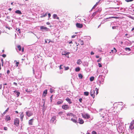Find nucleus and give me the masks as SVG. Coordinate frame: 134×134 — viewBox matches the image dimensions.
I'll return each mask as SVG.
<instances>
[{"label":"nucleus","mask_w":134,"mask_h":134,"mask_svg":"<svg viewBox=\"0 0 134 134\" xmlns=\"http://www.w3.org/2000/svg\"><path fill=\"white\" fill-rule=\"evenodd\" d=\"M10 119H11L9 115H7L6 116L5 120L6 121H9Z\"/></svg>","instance_id":"obj_13"},{"label":"nucleus","mask_w":134,"mask_h":134,"mask_svg":"<svg viewBox=\"0 0 134 134\" xmlns=\"http://www.w3.org/2000/svg\"><path fill=\"white\" fill-rule=\"evenodd\" d=\"M98 66H99V67H102V66L101 64H100V63H98Z\"/></svg>","instance_id":"obj_43"},{"label":"nucleus","mask_w":134,"mask_h":134,"mask_svg":"<svg viewBox=\"0 0 134 134\" xmlns=\"http://www.w3.org/2000/svg\"><path fill=\"white\" fill-rule=\"evenodd\" d=\"M14 84L15 85H16V86H17V84L16 83H15V82H14Z\"/></svg>","instance_id":"obj_64"},{"label":"nucleus","mask_w":134,"mask_h":134,"mask_svg":"<svg viewBox=\"0 0 134 134\" xmlns=\"http://www.w3.org/2000/svg\"><path fill=\"white\" fill-rule=\"evenodd\" d=\"M101 60V58H100L99 59L97 60V62H100Z\"/></svg>","instance_id":"obj_45"},{"label":"nucleus","mask_w":134,"mask_h":134,"mask_svg":"<svg viewBox=\"0 0 134 134\" xmlns=\"http://www.w3.org/2000/svg\"><path fill=\"white\" fill-rule=\"evenodd\" d=\"M40 15H41V16H40V17L41 18H42L45 17L46 16H47V13H45L43 12V13H42Z\"/></svg>","instance_id":"obj_11"},{"label":"nucleus","mask_w":134,"mask_h":134,"mask_svg":"<svg viewBox=\"0 0 134 134\" xmlns=\"http://www.w3.org/2000/svg\"><path fill=\"white\" fill-rule=\"evenodd\" d=\"M70 53L69 52H68L65 51H63L62 52V55H65L67 57H69V54Z\"/></svg>","instance_id":"obj_2"},{"label":"nucleus","mask_w":134,"mask_h":134,"mask_svg":"<svg viewBox=\"0 0 134 134\" xmlns=\"http://www.w3.org/2000/svg\"><path fill=\"white\" fill-rule=\"evenodd\" d=\"M53 90L52 88H51V89H50V92H51V93H52L53 92Z\"/></svg>","instance_id":"obj_49"},{"label":"nucleus","mask_w":134,"mask_h":134,"mask_svg":"<svg viewBox=\"0 0 134 134\" xmlns=\"http://www.w3.org/2000/svg\"><path fill=\"white\" fill-rule=\"evenodd\" d=\"M76 26L79 28H82L83 27V25L79 23H77L76 24Z\"/></svg>","instance_id":"obj_9"},{"label":"nucleus","mask_w":134,"mask_h":134,"mask_svg":"<svg viewBox=\"0 0 134 134\" xmlns=\"http://www.w3.org/2000/svg\"><path fill=\"white\" fill-rule=\"evenodd\" d=\"M96 7V6L95 5L92 8V9H94V8H95Z\"/></svg>","instance_id":"obj_58"},{"label":"nucleus","mask_w":134,"mask_h":134,"mask_svg":"<svg viewBox=\"0 0 134 134\" xmlns=\"http://www.w3.org/2000/svg\"><path fill=\"white\" fill-rule=\"evenodd\" d=\"M21 51L22 52H24V48H22Z\"/></svg>","instance_id":"obj_63"},{"label":"nucleus","mask_w":134,"mask_h":134,"mask_svg":"<svg viewBox=\"0 0 134 134\" xmlns=\"http://www.w3.org/2000/svg\"><path fill=\"white\" fill-rule=\"evenodd\" d=\"M10 71L9 70H8L7 71V73L8 74L10 73Z\"/></svg>","instance_id":"obj_57"},{"label":"nucleus","mask_w":134,"mask_h":134,"mask_svg":"<svg viewBox=\"0 0 134 134\" xmlns=\"http://www.w3.org/2000/svg\"><path fill=\"white\" fill-rule=\"evenodd\" d=\"M80 68L79 67H78L76 68L75 70L76 72H78L80 70Z\"/></svg>","instance_id":"obj_24"},{"label":"nucleus","mask_w":134,"mask_h":134,"mask_svg":"<svg viewBox=\"0 0 134 134\" xmlns=\"http://www.w3.org/2000/svg\"><path fill=\"white\" fill-rule=\"evenodd\" d=\"M116 26H113L112 27V28L113 29H115L116 28Z\"/></svg>","instance_id":"obj_50"},{"label":"nucleus","mask_w":134,"mask_h":134,"mask_svg":"<svg viewBox=\"0 0 134 134\" xmlns=\"http://www.w3.org/2000/svg\"><path fill=\"white\" fill-rule=\"evenodd\" d=\"M94 79V77L93 76L91 77L90 78V80L91 81H93Z\"/></svg>","instance_id":"obj_30"},{"label":"nucleus","mask_w":134,"mask_h":134,"mask_svg":"<svg viewBox=\"0 0 134 134\" xmlns=\"http://www.w3.org/2000/svg\"><path fill=\"white\" fill-rule=\"evenodd\" d=\"M56 119V116H54L52 117V118L51 119V122L52 123H54L55 122V120Z\"/></svg>","instance_id":"obj_10"},{"label":"nucleus","mask_w":134,"mask_h":134,"mask_svg":"<svg viewBox=\"0 0 134 134\" xmlns=\"http://www.w3.org/2000/svg\"><path fill=\"white\" fill-rule=\"evenodd\" d=\"M92 134H97V133L95 131H93L92 132Z\"/></svg>","instance_id":"obj_42"},{"label":"nucleus","mask_w":134,"mask_h":134,"mask_svg":"<svg viewBox=\"0 0 134 134\" xmlns=\"http://www.w3.org/2000/svg\"><path fill=\"white\" fill-rule=\"evenodd\" d=\"M16 95L17 96V97H18L19 95V94H20V92H16Z\"/></svg>","instance_id":"obj_37"},{"label":"nucleus","mask_w":134,"mask_h":134,"mask_svg":"<svg viewBox=\"0 0 134 134\" xmlns=\"http://www.w3.org/2000/svg\"><path fill=\"white\" fill-rule=\"evenodd\" d=\"M82 116L83 118L86 119H88L90 118V115L88 114H82Z\"/></svg>","instance_id":"obj_7"},{"label":"nucleus","mask_w":134,"mask_h":134,"mask_svg":"<svg viewBox=\"0 0 134 134\" xmlns=\"http://www.w3.org/2000/svg\"><path fill=\"white\" fill-rule=\"evenodd\" d=\"M63 113V111H60L59 112L58 114L60 115V116H62V115Z\"/></svg>","instance_id":"obj_32"},{"label":"nucleus","mask_w":134,"mask_h":134,"mask_svg":"<svg viewBox=\"0 0 134 134\" xmlns=\"http://www.w3.org/2000/svg\"><path fill=\"white\" fill-rule=\"evenodd\" d=\"M84 94L86 96H87L89 94V92H85L84 93Z\"/></svg>","instance_id":"obj_31"},{"label":"nucleus","mask_w":134,"mask_h":134,"mask_svg":"<svg viewBox=\"0 0 134 134\" xmlns=\"http://www.w3.org/2000/svg\"><path fill=\"white\" fill-rule=\"evenodd\" d=\"M125 49L126 51H131V49L129 48H125Z\"/></svg>","instance_id":"obj_33"},{"label":"nucleus","mask_w":134,"mask_h":134,"mask_svg":"<svg viewBox=\"0 0 134 134\" xmlns=\"http://www.w3.org/2000/svg\"><path fill=\"white\" fill-rule=\"evenodd\" d=\"M102 10V9L101 8H98V9L96 11V12H97V13L98 12H100Z\"/></svg>","instance_id":"obj_35"},{"label":"nucleus","mask_w":134,"mask_h":134,"mask_svg":"<svg viewBox=\"0 0 134 134\" xmlns=\"http://www.w3.org/2000/svg\"><path fill=\"white\" fill-rule=\"evenodd\" d=\"M24 117V115L23 114V113H21L20 115V119L21 120V121H22L23 120V119Z\"/></svg>","instance_id":"obj_21"},{"label":"nucleus","mask_w":134,"mask_h":134,"mask_svg":"<svg viewBox=\"0 0 134 134\" xmlns=\"http://www.w3.org/2000/svg\"><path fill=\"white\" fill-rule=\"evenodd\" d=\"M79 100L80 102H81L82 100V99L81 98H80L79 99Z\"/></svg>","instance_id":"obj_48"},{"label":"nucleus","mask_w":134,"mask_h":134,"mask_svg":"<svg viewBox=\"0 0 134 134\" xmlns=\"http://www.w3.org/2000/svg\"><path fill=\"white\" fill-rule=\"evenodd\" d=\"M46 24L48 25H49L50 24V23L49 22H47L46 23Z\"/></svg>","instance_id":"obj_60"},{"label":"nucleus","mask_w":134,"mask_h":134,"mask_svg":"<svg viewBox=\"0 0 134 134\" xmlns=\"http://www.w3.org/2000/svg\"><path fill=\"white\" fill-rule=\"evenodd\" d=\"M114 52H116V50L115 48H114Z\"/></svg>","instance_id":"obj_55"},{"label":"nucleus","mask_w":134,"mask_h":134,"mask_svg":"<svg viewBox=\"0 0 134 134\" xmlns=\"http://www.w3.org/2000/svg\"><path fill=\"white\" fill-rule=\"evenodd\" d=\"M18 49H19V51H20L21 50V48L20 45H18L17 46Z\"/></svg>","instance_id":"obj_26"},{"label":"nucleus","mask_w":134,"mask_h":134,"mask_svg":"<svg viewBox=\"0 0 134 134\" xmlns=\"http://www.w3.org/2000/svg\"><path fill=\"white\" fill-rule=\"evenodd\" d=\"M52 99H53V95H52L50 97V100H51V102L52 101Z\"/></svg>","instance_id":"obj_47"},{"label":"nucleus","mask_w":134,"mask_h":134,"mask_svg":"<svg viewBox=\"0 0 134 134\" xmlns=\"http://www.w3.org/2000/svg\"><path fill=\"white\" fill-rule=\"evenodd\" d=\"M64 67L65 68V70H67L69 69V67L68 66L65 67V66H64Z\"/></svg>","instance_id":"obj_34"},{"label":"nucleus","mask_w":134,"mask_h":134,"mask_svg":"<svg viewBox=\"0 0 134 134\" xmlns=\"http://www.w3.org/2000/svg\"><path fill=\"white\" fill-rule=\"evenodd\" d=\"M48 18H49L51 16V14L50 13H48Z\"/></svg>","instance_id":"obj_53"},{"label":"nucleus","mask_w":134,"mask_h":134,"mask_svg":"<svg viewBox=\"0 0 134 134\" xmlns=\"http://www.w3.org/2000/svg\"><path fill=\"white\" fill-rule=\"evenodd\" d=\"M69 44H70V43H72V41H71L70 42H69Z\"/></svg>","instance_id":"obj_62"},{"label":"nucleus","mask_w":134,"mask_h":134,"mask_svg":"<svg viewBox=\"0 0 134 134\" xmlns=\"http://www.w3.org/2000/svg\"><path fill=\"white\" fill-rule=\"evenodd\" d=\"M91 96L94 98V97L95 91L94 89H92L90 93Z\"/></svg>","instance_id":"obj_5"},{"label":"nucleus","mask_w":134,"mask_h":134,"mask_svg":"<svg viewBox=\"0 0 134 134\" xmlns=\"http://www.w3.org/2000/svg\"><path fill=\"white\" fill-rule=\"evenodd\" d=\"M117 17L116 16H112V17H110L108 18H107L106 19H111L112 18H117Z\"/></svg>","instance_id":"obj_23"},{"label":"nucleus","mask_w":134,"mask_h":134,"mask_svg":"<svg viewBox=\"0 0 134 134\" xmlns=\"http://www.w3.org/2000/svg\"><path fill=\"white\" fill-rule=\"evenodd\" d=\"M2 56L3 57H4V58L5 57H6V55L5 54H3L2 55Z\"/></svg>","instance_id":"obj_52"},{"label":"nucleus","mask_w":134,"mask_h":134,"mask_svg":"<svg viewBox=\"0 0 134 134\" xmlns=\"http://www.w3.org/2000/svg\"><path fill=\"white\" fill-rule=\"evenodd\" d=\"M9 110V108H8L3 113V114H4L5 113H6V112L8 111Z\"/></svg>","instance_id":"obj_39"},{"label":"nucleus","mask_w":134,"mask_h":134,"mask_svg":"<svg viewBox=\"0 0 134 134\" xmlns=\"http://www.w3.org/2000/svg\"><path fill=\"white\" fill-rule=\"evenodd\" d=\"M53 18L54 19H59V17H58L57 15L55 14H54L53 15Z\"/></svg>","instance_id":"obj_15"},{"label":"nucleus","mask_w":134,"mask_h":134,"mask_svg":"<svg viewBox=\"0 0 134 134\" xmlns=\"http://www.w3.org/2000/svg\"><path fill=\"white\" fill-rule=\"evenodd\" d=\"M1 61L2 63H3V60L2 58L1 59Z\"/></svg>","instance_id":"obj_61"},{"label":"nucleus","mask_w":134,"mask_h":134,"mask_svg":"<svg viewBox=\"0 0 134 134\" xmlns=\"http://www.w3.org/2000/svg\"><path fill=\"white\" fill-rule=\"evenodd\" d=\"M62 108L65 110H67L69 109V106L66 104L63 105L62 106Z\"/></svg>","instance_id":"obj_8"},{"label":"nucleus","mask_w":134,"mask_h":134,"mask_svg":"<svg viewBox=\"0 0 134 134\" xmlns=\"http://www.w3.org/2000/svg\"><path fill=\"white\" fill-rule=\"evenodd\" d=\"M76 36V35L72 36H71V38H74Z\"/></svg>","instance_id":"obj_56"},{"label":"nucleus","mask_w":134,"mask_h":134,"mask_svg":"<svg viewBox=\"0 0 134 134\" xmlns=\"http://www.w3.org/2000/svg\"><path fill=\"white\" fill-rule=\"evenodd\" d=\"M26 115L28 117H30L33 114V112L32 111L30 110H28L26 112Z\"/></svg>","instance_id":"obj_3"},{"label":"nucleus","mask_w":134,"mask_h":134,"mask_svg":"<svg viewBox=\"0 0 134 134\" xmlns=\"http://www.w3.org/2000/svg\"><path fill=\"white\" fill-rule=\"evenodd\" d=\"M40 29L43 31H49V28L43 26H41Z\"/></svg>","instance_id":"obj_1"},{"label":"nucleus","mask_w":134,"mask_h":134,"mask_svg":"<svg viewBox=\"0 0 134 134\" xmlns=\"http://www.w3.org/2000/svg\"><path fill=\"white\" fill-rule=\"evenodd\" d=\"M120 104H118V105H122L123 104V103L122 102H120Z\"/></svg>","instance_id":"obj_54"},{"label":"nucleus","mask_w":134,"mask_h":134,"mask_svg":"<svg viewBox=\"0 0 134 134\" xmlns=\"http://www.w3.org/2000/svg\"><path fill=\"white\" fill-rule=\"evenodd\" d=\"M129 128L131 131H132V129L134 128V121H132L131 122Z\"/></svg>","instance_id":"obj_6"},{"label":"nucleus","mask_w":134,"mask_h":134,"mask_svg":"<svg viewBox=\"0 0 134 134\" xmlns=\"http://www.w3.org/2000/svg\"><path fill=\"white\" fill-rule=\"evenodd\" d=\"M74 115V114H73L72 113H69V114H67V116H72Z\"/></svg>","instance_id":"obj_27"},{"label":"nucleus","mask_w":134,"mask_h":134,"mask_svg":"<svg viewBox=\"0 0 134 134\" xmlns=\"http://www.w3.org/2000/svg\"><path fill=\"white\" fill-rule=\"evenodd\" d=\"M119 129V130H123L124 129V127L120 125L118 127Z\"/></svg>","instance_id":"obj_22"},{"label":"nucleus","mask_w":134,"mask_h":134,"mask_svg":"<svg viewBox=\"0 0 134 134\" xmlns=\"http://www.w3.org/2000/svg\"><path fill=\"white\" fill-rule=\"evenodd\" d=\"M96 95H97L98 93V88H96Z\"/></svg>","instance_id":"obj_36"},{"label":"nucleus","mask_w":134,"mask_h":134,"mask_svg":"<svg viewBox=\"0 0 134 134\" xmlns=\"http://www.w3.org/2000/svg\"><path fill=\"white\" fill-rule=\"evenodd\" d=\"M71 120L72 121L74 122L75 123H76L77 122L76 120V119H73L72 118L71 119Z\"/></svg>","instance_id":"obj_28"},{"label":"nucleus","mask_w":134,"mask_h":134,"mask_svg":"<svg viewBox=\"0 0 134 134\" xmlns=\"http://www.w3.org/2000/svg\"><path fill=\"white\" fill-rule=\"evenodd\" d=\"M78 76L79 77L80 79H82V78L83 76L81 74H78Z\"/></svg>","instance_id":"obj_29"},{"label":"nucleus","mask_w":134,"mask_h":134,"mask_svg":"<svg viewBox=\"0 0 134 134\" xmlns=\"http://www.w3.org/2000/svg\"><path fill=\"white\" fill-rule=\"evenodd\" d=\"M62 66H63L64 67V66L63 65H61L59 66V69H63V67H62Z\"/></svg>","instance_id":"obj_41"},{"label":"nucleus","mask_w":134,"mask_h":134,"mask_svg":"<svg viewBox=\"0 0 134 134\" xmlns=\"http://www.w3.org/2000/svg\"><path fill=\"white\" fill-rule=\"evenodd\" d=\"M91 55H93L94 54V53L93 52H92L91 53Z\"/></svg>","instance_id":"obj_59"},{"label":"nucleus","mask_w":134,"mask_h":134,"mask_svg":"<svg viewBox=\"0 0 134 134\" xmlns=\"http://www.w3.org/2000/svg\"><path fill=\"white\" fill-rule=\"evenodd\" d=\"M125 0L127 2H131L132 1H133V0Z\"/></svg>","instance_id":"obj_44"},{"label":"nucleus","mask_w":134,"mask_h":134,"mask_svg":"<svg viewBox=\"0 0 134 134\" xmlns=\"http://www.w3.org/2000/svg\"><path fill=\"white\" fill-rule=\"evenodd\" d=\"M97 12H96H96H94L93 13V14H92V15H93V16H95L96 15V14H97Z\"/></svg>","instance_id":"obj_38"},{"label":"nucleus","mask_w":134,"mask_h":134,"mask_svg":"<svg viewBox=\"0 0 134 134\" xmlns=\"http://www.w3.org/2000/svg\"><path fill=\"white\" fill-rule=\"evenodd\" d=\"M8 129V128L6 127H4V130H7Z\"/></svg>","instance_id":"obj_51"},{"label":"nucleus","mask_w":134,"mask_h":134,"mask_svg":"<svg viewBox=\"0 0 134 134\" xmlns=\"http://www.w3.org/2000/svg\"><path fill=\"white\" fill-rule=\"evenodd\" d=\"M79 42L80 43L81 45H82L83 44V40L80 39L79 40Z\"/></svg>","instance_id":"obj_25"},{"label":"nucleus","mask_w":134,"mask_h":134,"mask_svg":"<svg viewBox=\"0 0 134 134\" xmlns=\"http://www.w3.org/2000/svg\"><path fill=\"white\" fill-rule=\"evenodd\" d=\"M33 119H32L30 120L29 121V125H32L33 122Z\"/></svg>","instance_id":"obj_17"},{"label":"nucleus","mask_w":134,"mask_h":134,"mask_svg":"<svg viewBox=\"0 0 134 134\" xmlns=\"http://www.w3.org/2000/svg\"><path fill=\"white\" fill-rule=\"evenodd\" d=\"M15 13H17L19 14H21L22 13L19 10H18L15 11Z\"/></svg>","instance_id":"obj_19"},{"label":"nucleus","mask_w":134,"mask_h":134,"mask_svg":"<svg viewBox=\"0 0 134 134\" xmlns=\"http://www.w3.org/2000/svg\"><path fill=\"white\" fill-rule=\"evenodd\" d=\"M63 102V101L62 100H59L57 101V105H60L62 104Z\"/></svg>","instance_id":"obj_14"},{"label":"nucleus","mask_w":134,"mask_h":134,"mask_svg":"<svg viewBox=\"0 0 134 134\" xmlns=\"http://www.w3.org/2000/svg\"><path fill=\"white\" fill-rule=\"evenodd\" d=\"M19 119L17 118L15 119L14 120V124L15 125H16L17 126H18L19 124Z\"/></svg>","instance_id":"obj_4"},{"label":"nucleus","mask_w":134,"mask_h":134,"mask_svg":"<svg viewBox=\"0 0 134 134\" xmlns=\"http://www.w3.org/2000/svg\"><path fill=\"white\" fill-rule=\"evenodd\" d=\"M101 1V0H99L98 2L96 3V4H95V5L97 6L98 4Z\"/></svg>","instance_id":"obj_40"},{"label":"nucleus","mask_w":134,"mask_h":134,"mask_svg":"<svg viewBox=\"0 0 134 134\" xmlns=\"http://www.w3.org/2000/svg\"><path fill=\"white\" fill-rule=\"evenodd\" d=\"M77 64L78 65H80L82 63V62L80 59H79L77 61Z\"/></svg>","instance_id":"obj_20"},{"label":"nucleus","mask_w":134,"mask_h":134,"mask_svg":"<svg viewBox=\"0 0 134 134\" xmlns=\"http://www.w3.org/2000/svg\"><path fill=\"white\" fill-rule=\"evenodd\" d=\"M47 93V90H45L43 92V96L45 97Z\"/></svg>","instance_id":"obj_18"},{"label":"nucleus","mask_w":134,"mask_h":134,"mask_svg":"<svg viewBox=\"0 0 134 134\" xmlns=\"http://www.w3.org/2000/svg\"><path fill=\"white\" fill-rule=\"evenodd\" d=\"M19 64V62H16V65H15L16 66H18V64Z\"/></svg>","instance_id":"obj_46"},{"label":"nucleus","mask_w":134,"mask_h":134,"mask_svg":"<svg viewBox=\"0 0 134 134\" xmlns=\"http://www.w3.org/2000/svg\"><path fill=\"white\" fill-rule=\"evenodd\" d=\"M78 122L80 124H82L83 123L84 121L81 118H79L78 120Z\"/></svg>","instance_id":"obj_12"},{"label":"nucleus","mask_w":134,"mask_h":134,"mask_svg":"<svg viewBox=\"0 0 134 134\" xmlns=\"http://www.w3.org/2000/svg\"><path fill=\"white\" fill-rule=\"evenodd\" d=\"M66 100L68 102L69 104H71L72 103L71 101V99L69 98H67L66 99Z\"/></svg>","instance_id":"obj_16"}]
</instances>
